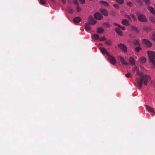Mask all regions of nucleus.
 Here are the masks:
<instances>
[{
	"label": "nucleus",
	"mask_w": 155,
	"mask_h": 155,
	"mask_svg": "<svg viewBox=\"0 0 155 155\" xmlns=\"http://www.w3.org/2000/svg\"><path fill=\"white\" fill-rule=\"evenodd\" d=\"M133 72H136L137 77L136 79L138 86L139 87H142L143 83L146 85L150 80V77L147 75L140 73L139 69L137 67H134L133 69Z\"/></svg>",
	"instance_id": "nucleus-1"
},
{
	"label": "nucleus",
	"mask_w": 155,
	"mask_h": 155,
	"mask_svg": "<svg viewBox=\"0 0 155 155\" xmlns=\"http://www.w3.org/2000/svg\"><path fill=\"white\" fill-rule=\"evenodd\" d=\"M147 54L151 63L155 66V52L153 51H148Z\"/></svg>",
	"instance_id": "nucleus-2"
},
{
	"label": "nucleus",
	"mask_w": 155,
	"mask_h": 155,
	"mask_svg": "<svg viewBox=\"0 0 155 155\" xmlns=\"http://www.w3.org/2000/svg\"><path fill=\"white\" fill-rule=\"evenodd\" d=\"M138 19L139 21L142 22H146L147 21L146 17L143 15H138Z\"/></svg>",
	"instance_id": "nucleus-3"
},
{
	"label": "nucleus",
	"mask_w": 155,
	"mask_h": 155,
	"mask_svg": "<svg viewBox=\"0 0 155 155\" xmlns=\"http://www.w3.org/2000/svg\"><path fill=\"white\" fill-rule=\"evenodd\" d=\"M108 56V60L111 64H114L116 63V60L113 56L110 55V54Z\"/></svg>",
	"instance_id": "nucleus-4"
},
{
	"label": "nucleus",
	"mask_w": 155,
	"mask_h": 155,
	"mask_svg": "<svg viewBox=\"0 0 155 155\" xmlns=\"http://www.w3.org/2000/svg\"><path fill=\"white\" fill-rule=\"evenodd\" d=\"M143 43L148 47H150L152 46V42L146 39L143 40Z\"/></svg>",
	"instance_id": "nucleus-5"
},
{
	"label": "nucleus",
	"mask_w": 155,
	"mask_h": 155,
	"mask_svg": "<svg viewBox=\"0 0 155 155\" xmlns=\"http://www.w3.org/2000/svg\"><path fill=\"white\" fill-rule=\"evenodd\" d=\"M145 108L148 111L151 113V114L152 115H154L155 114V112L152 108L147 106H145Z\"/></svg>",
	"instance_id": "nucleus-6"
},
{
	"label": "nucleus",
	"mask_w": 155,
	"mask_h": 155,
	"mask_svg": "<svg viewBox=\"0 0 155 155\" xmlns=\"http://www.w3.org/2000/svg\"><path fill=\"white\" fill-rule=\"evenodd\" d=\"M88 20L89 23L92 25H94L97 22V21L94 20L92 16H90L89 17Z\"/></svg>",
	"instance_id": "nucleus-7"
},
{
	"label": "nucleus",
	"mask_w": 155,
	"mask_h": 155,
	"mask_svg": "<svg viewBox=\"0 0 155 155\" xmlns=\"http://www.w3.org/2000/svg\"><path fill=\"white\" fill-rule=\"evenodd\" d=\"M119 48L122 50L123 51L125 52L127 51V47L124 44H120L118 45Z\"/></svg>",
	"instance_id": "nucleus-8"
},
{
	"label": "nucleus",
	"mask_w": 155,
	"mask_h": 155,
	"mask_svg": "<svg viewBox=\"0 0 155 155\" xmlns=\"http://www.w3.org/2000/svg\"><path fill=\"white\" fill-rule=\"evenodd\" d=\"M103 16L99 12L96 13L94 15V17L95 19L97 20H100L102 18Z\"/></svg>",
	"instance_id": "nucleus-9"
},
{
	"label": "nucleus",
	"mask_w": 155,
	"mask_h": 155,
	"mask_svg": "<svg viewBox=\"0 0 155 155\" xmlns=\"http://www.w3.org/2000/svg\"><path fill=\"white\" fill-rule=\"evenodd\" d=\"M118 58L121 63L124 65H127L128 63L125 61L124 58L121 56H119Z\"/></svg>",
	"instance_id": "nucleus-10"
},
{
	"label": "nucleus",
	"mask_w": 155,
	"mask_h": 155,
	"mask_svg": "<svg viewBox=\"0 0 155 155\" xmlns=\"http://www.w3.org/2000/svg\"><path fill=\"white\" fill-rule=\"evenodd\" d=\"M129 61L130 64L132 66H134L135 65V61L134 58L132 57H130L129 58Z\"/></svg>",
	"instance_id": "nucleus-11"
},
{
	"label": "nucleus",
	"mask_w": 155,
	"mask_h": 155,
	"mask_svg": "<svg viewBox=\"0 0 155 155\" xmlns=\"http://www.w3.org/2000/svg\"><path fill=\"white\" fill-rule=\"evenodd\" d=\"M101 52L103 54H106L108 56L109 54L107 51V50L104 47H102L100 48Z\"/></svg>",
	"instance_id": "nucleus-12"
},
{
	"label": "nucleus",
	"mask_w": 155,
	"mask_h": 155,
	"mask_svg": "<svg viewBox=\"0 0 155 155\" xmlns=\"http://www.w3.org/2000/svg\"><path fill=\"white\" fill-rule=\"evenodd\" d=\"M115 30L119 36H122L123 35V32L121 31L119 28H116Z\"/></svg>",
	"instance_id": "nucleus-13"
},
{
	"label": "nucleus",
	"mask_w": 155,
	"mask_h": 155,
	"mask_svg": "<svg viewBox=\"0 0 155 155\" xmlns=\"http://www.w3.org/2000/svg\"><path fill=\"white\" fill-rule=\"evenodd\" d=\"M100 11L103 15L105 16H107L108 15L107 11L105 9H101Z\"/></svg>",
	"instance_id": "nucleus-14"
},
{
	"label": "nucleus",
	"mask_w": 155,
	"mask_h": 155,
	"mask_svg": "<svg viewBox=\"0 0 155 155\" xmlns=\"http://www.w3.org/2000/svg\"><path fill=\"white\" fill-rule=\"evenodd\" d=\"M85 27L86 30L87 31H89L91 29V28L88 23H86L85 24Z\"/></svg>",
	"instance_id": "nucleus-15"
},
{
	"label": "nucleus",
	"mask_w": 155,
	"mask_h": 155,
	"mask_svg": "<svg viewBox=\"0 0 155 155\" xmlns=\"http://www.w3.org/2000/svg\"><path fill=\"white\" fill-rule=\"evenodd\" d=\"M74 21L76 23H78L80 22L81 21V18L79 17H77L73 19Z\"/></svg>",
	"instance_id": "nucleus-16"
},
{
	"label": "nucleus",
	"mask_w": 155,
	"mask_h": 155,
	"mask_svg": "<svg viewBox=\"0 0 155 155\" xmlns=\"http://www.w3.org/2000/svg\"><path fill=\"white\" fill-rule=\"evenodd\" d=\"M147 9L151 13L154 15L155 14V10L153 8L150 6H149Z\"/></svg>",
	"instance_id": "nucleus-17"
},
{
	"label": "nucleus",
	"mask_w": 155,
	"mask_h": 155,
	"mask_svg": "<svg viewBox=\"0 0 155 155\" xmlns=\"http://www.w3.org/2000/svg\"><path fill=\"white\" fill-rule=\"evenodd\" d=\"M131 29L132 31H134L136 33H138L139 32V31L137 27L134 26H132L131 27Z\"/></svg>",
	"instance_id": "nucleus-18"
},
{
	"label": "nucleus",
	"mask_w": 155,
	"mask_h": 155,
	"mask_svg": "<svg viewBox=\"0 0 155 155\" xmlns=\"http://www.w3.org/2000/svg\"><path fill=\"white\" fill-rule=\"evenodd\" d=\"M100 3L101 5H104L105 7H108L109 6L108 3L107 2L104 1H101Z\"/></svg>",
	"instance_id": "nucleus-19"
},
{
	"label": "nucleus",
	"mask_w": 155,
	"mask_h": 155,
	"mask_svg": "<svg viewBox=\"0 0 155 155\" xmlns=\"http://www.w3.org/2000/svg\"><path fill=\"white\" fill-rule=\"evenodd\" d=\"M126 17L130 20H136V18L133 15H131V17H130L129 15H127L126 16Z\"/></svg>",
	"instance_id": "nucleus-20"
},
{
	"label": "nucleus",
	"mask_w": 155,
	"mask_h": 155,
	"mask_svg": "<svg viewBox=\"0 0 155 155\" xmlns=\"http://www.w3.org/2000/svg\"><path fill=\"white\" fill-rule=\"evenodd\" d=\"M139 60L142 63H144L146 61V58L143 57L140 58Z\"/></svg>",
	"instance_id": "nucleus-21"
},
{
	"label": "nucleus",
	"mask_w": 155,
	"mask_h": 155,
	"mask_svg": "<svg viewBox=\"0 0 155 155\" xmlns=\"http://www.w3.org/2000/svg\"><path fill=\"white\" fill-rule=\"evenodd\" d=\"M122 23L125 25H129V21L126 19H123L122 21Z\"/></svg>",
	"instance_id": "nucleus-22"
},
{
	"label": "nucleus",
	"mask_w": 155,
	"mask_h": 155,
	"mask_svg": "<svg viewBox=\"0 0 155 155\" xmlns=\"http://www.w3.org/2000/svg\"><path fill=\"white\" fill-rule=\"evenodd\" d=\"M150 38L151 39L155 42V31L152 33L150 36Z\"/></svg>",
	"instance_id": "nucleus-23"
},
{
	"label": "nucleus",
	"mask_w": 155,
	"mask_h": 155,
	"mask_svg": "<svg viewBox=\"0 0 155 155\" xmlns=\"http://www.w3.org/2000/svg\"><path fill=\"white\" fill-rule=\"evenodd\" d=\"M92 39L97 40L99 38V37L98 35L95 34L92 35Z\"/></svg>",
	"instance_id": "nucleus-24"
},
{
	"label": "nucleus",
	"mask_w": 155,
	"mask_h": 155,
	"mask_svg": "<svg viewBox=\"0 0 155 155\" xmlns=\"http://www.w3.org/2000/svg\"><path fill=\"white\" fill-rule=\"evenodd\" d=\"M104 31L103 28H98L97 30V32L99 33H103Z\"/></svg>",
	"instance_id": "nucleus-25"
},
{
	"label": "nucleus",
	"mask_w": 155,
	"mask_h": 155,
	"mask_svg": "<svg viewBox=\"0 0 155 155\" xmlns=\"http://www.w3.org/2000/svg\"><path fill=\"white\" fill-rule=\"evenodd\" d=\"M40 3L42 5L46 4V0H40Z\"/></svg>",
	"instance_id": "nucleus-26"
},
{
	"label": "nucleus",
	"mask_w": 155,
	"mask_h": 155,
	"mask_svg": "<svg viewBox=\"0 0 155 155\" xmlns=\"http://www.w3.org/2000/svg\"><path fill=\"white\" fill-rule=\"evenodd\" d=\"M135 50L136 51L138 52L141 50V48L140 47V46H139L135 48Z\"/></svg>",
	"instance_id": "nucleus-27"
},
{
	"label": "nucleus",
	"mask_w": 155,
	"mask_h": 155,
	"mask_svg": "<svg viewBox=\"0 0 155 155\" xmlns=\"http://www.w3.org/2000/svg\"><path fill=\"white\" fill-rule=\"evenodd\" d=\"M125 76L127 78L131 77V74L130 72H129L127 74H125Z\"/></svg>",
	"instance_id": "nucleus-28"
},
{
	"label": "nucleus",
	"mask_w": 155,
	"mask_h": 155,
	"mask_svg": "<svg viewBox=\"0 0 155 155\" xmlns=\"http://www.w3.org/2000/svg\"><path fill=\"white\" fill-rule=\"evenodd\" d=\"M150 20L152 22H155V19L153 17H150Z\"/></svg>",
	"instance_id": "nucleus-29"
},
{
	"label": "nucleus",
	"mask_w": 155,
	"mask_h": 155,
	"mask_svg": "<svg viewBox=\"0 0 155 155\" xmlns=\"http://www.w3.org/2000/svg\"><path fill=\"white\" fill-rule=\"evenodd\" d=\"M105 43L108 45H111L112 42L110 41H107L105 42Z\"/></svg>",
	"instance_id": "nucleus-30"
},
{
	"label": "nucleus",
	"mask_w": 155,
	"mask_h": 155,
	"mask_svg": "<svg viewBox=\"0 0 155 155\" xmlns=\"http://www.w3.org/2000/svg\"><path fill=\"white\" fill-rule=\"evenodd\" d=\"M115 25L117 26L119 28H120L122 29L123 30H125V27H121L120 26V25H119L117 24L116 23H115Z\"/></svg>",
	"instance_id": "nucleus-31"
},
{
	"label": "nucleus",
	"mask_w": 155,
	"mask_h": 155,
	"mask_svg": "<svg viewBox=\"0 0 155 155\" xmlns=\"http://www.w3.org/2000/svg\"><path fill=\"white\" fill-rule=\"evenodd\" d=\"M118 3L121 4L123 3L124 2V0H115Z\"/></svg>",
	"instance_id": "nucleus-32"
},
{
	"label": "nucleus",
	"mask_w": 155,
	"mask_h": 155,
	"mask_svg": "<svg viewBox=\"0 0 155 155\" xmlns=\"http://www.w3.org/2000/svg\"><path fill=\"white\" fill-rule=\"evenodd\" d=\"M127 5L128 6H130V7H131L133 5V3H132V2H127Z\"/></svg>",
	"instance_id": "nucleus-33"
},
{
	"label": "nucleus",
	"mask_w": 155,
	"mask_h": 155,
	"mask_svg": "<svg viewBox=\"0 0 155 155\" xmlns=\"http://www.w3.org/2000/svg\"><path fill=\"white\" fill-rule=\"evenodd\" d=\"M143 30L146 31H149V28L147 27H144L143 28Z\"/></svg>",
	"instance_id": "nucleus-34"
},
{
	"label": "nucleus",
	"mask_w": 155,
	"mask_h": 155,
	"mask_svg": "<svg viewBox=\"0 0 155 155\" xmlns=\"http://www.w3.org/2000/svg\"><path fill=\"white\" fill-rule=\"evenodd\" d=\"M147 4L150 5V0H143Z\"/></svg>",
	"instance_id": "nucleus-35"
},
{
	"label": "nucleus",
	"mask_w": 155,
	"mask_h": 155,
	"mask_svg": "<svg viewBox=\"0 0 155 155\" xmlns=\"http://www.w3.org/2000/svg\"><path fill=\"white\" fill-rule=\"evenodd\" d=\"M134 44L136 45H139L140 44V42H139V41L136 40L134 41Z\"/></svg>",
	"instance_id": "nucleus-36"
},
{
	"label": "nucleus",
	"mask_w": 155,
	"mask_h": 155,
	"mask_svg": "<svg viewBox=\"0 0 155 155\" xmlns=\"http://www.w3.org/2000/svg\"><path fill=\"white\" fill-rule=\"evenodd\" d=\"M105 40V38L104 37H102L100 38V41H104Z\"/></svg>",
	"instance_id": "nucleus-37"
},
{
	"label": "nucleus",
	"mask_w": 155,
	"mask_h": 155,
	"mask_svg": "<svg viewBox=\"0 0 155 155\" xmlns=\"http://www.w3.org/2000/svg\"><path fill=\"white\" fill-rule=\"evenodd\" d=\"M81 10V9L79 7H78L77 8V11L78 12H79Z\"/></svg>",
	"instance_id": "nucleus-38"
},
{
	"label": "nucleus",
	"mask_w": 155,
	"mask_h": 155,
	"mask_svg": "<svg viewBox=\"0 0 155 155\" xmlns=\"http://www.w3.org/2000/svg\"><path fill=\"white\" fill-rule=\"evenodd\" d=\"M80 2L82 4H83L85 2V0H79Z\"/></svg>",
	"instance_id": "nucleus-39"
},
{
	"label": "nucleus",
	"mask_w": 155,
	"mask_h": 155,
	"mask_svg": "<svg viewBox=\"0 0 155 155\" xmlns=\"http://www.w3.org/2000/svg\"><path fill=\"white\" fill-rule=\"evenodd\" d=\"M114 7H115L116 8H117L118 7V4H114L113 5Z\"/></svg>",
	"instance_id": "nucleus-40"
},
{
	"label": "nucleus",
	"mask_w": 155,
	"mask_h": 155,
	"mask_svg": "<svg viewBox=\"0 0 155 155\" xmlns=\"http://www.w3.org/2000/svg\"><path fill=\"white\" fill-rule=\"evenodd\" d=\"M74 3L78 5V1L77 0H73Z\"/></svg>",
	"instance_id": "nucleus-41"
},
{
	"label": "nucleus",
	"mask_w": 155,
	"mask_h": 155,
	"mask_svg": "<svg viewBox=\"0 0 155 155\" xmlns=\"http://www.w3.org/2000/svg\"><path fill=\"white\" fill-rule=\"evenodd\" d=\"M69 11V12H70V13H73V10H71L70 11Z\"/></svg>",
	"instance_id": "nucleus-42"
},
{
	"label": "nucleus",
	"mask_w": 155,
	"mask_h": 155,
	"mask_svg": "<svg viewBox=\"0 0 155 155\" xmlns=\"http://www.w3.org/2000/svg\"><path fill=\"white\" fill-rule=\"evenodd\" d=\"M63 2H64V3H65V1H64V0H63Z\"/></svg>",
	"instance_id": "nucleus-43"
}]
</instances>
